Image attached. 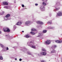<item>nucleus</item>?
Masks as SVG:
<instances>
[{
  "label": "nucleus",
  "mask_w": 62,
  "mask_h": 62,
  "mask_svg": "<svg viewBox=\"0 0 62 62\" xmlns=\"http://www.w3.org/2000/svg\"><path fill=\"white\" fill-rule=\"evenodd\" d=\"M39 26L38 27H41V25H40V26H39Z\"/></svg>",
  "instance_id": "42"
},
{
  "label": "nucleus",
  "mask_w": 62,
  "mask_h": 62,
  "mask_svg": "<svg viewBox=\"0 0 62 62\" xmlns=\"http://www.w3.org/2000/svg\"><path fill=\"white\" fill-rule=\"evenodd\" d=\"M37 55H39V54H37Z\"/></svg>",
  "instance_id": "43"
},
{
  "label": "nucleus",
  "mask_w": 62,
  "mask_h": 62,
  "mask_svg": "<svg viewBox=\"0 0 62 62\" xmlns=\"http://www.w3.org/2000/svg\"><path fill=\"white\" fill-rule=\"evenodd\" d=\"M62 43V40H61Z\"/></svg>",
  "instance_id": "50"
},
{
  "label": "nucleus",
  "mask_w": 62,
  "mask_h": 62,
  "mask_svg": "<svg viewBox=\"0 0 62 62\" xmlns=\"http://www.w3.org/2000/svg\"><path fill=\"white\" fill-rule=\"evenodd\" d=\"M6 50H8V47H7Z\"/></svg>",
  "instance_id": "37"
},
{
  "label": "nucleus",
  "mask_w": 62,
  "mask_h": 62,
  "mask_svg": "<svg viewBox=\"0 0 62 62\" xmlns=\"http://www.w3.org/2000/svg\"><path fill=\"white\" fill-rule=\"evenodd\" d=\"M54 50H53V51H52L51 52V53H54Z\"/></svg>",
  "instance_id": "29"
},
{
  "label": "nucleus",
  "mask_w": 62,
  "mask_h": 62,
  "mask_svg": "<svg viewBox=\"0 0 62 62\" xmlns=\"http://www.w3.org/2000/svg\"><path fill=\"white\" fill-rule=\"evenodd\" d=\"M36 30L35 28H33L31 29V31H36Z\"/></svg>",
  "instance_id": "22"
},
{
  "label": "nucleus",
  "mask_w": 62,
  "mask_h": 62,
  "mask_svg": "<svg viewBox=\"0 0 62 62\" xmlns=\"http://www.w3.org/2000/svg\"><path fill=\"white\" fill-rule=\"evenodd\" d=\"M27 44H28V46H30L32 48H33L34 49L36 48V46H33V43L32 41L28 42L27 43Z\"/></svg>",
  "instance_id": "1"
},
{
  "label": "nucleus",
  "mask_w": 62,
  "mask_h": 62,
  "mask_svg": "<svg viewBox=\"0 0 62 62\" xmlns=\"http://www.w3.org/2000/svg\"><path fill=\"white\" fill-rule=\"evenodd\" d=\"M54 52H56V50H55Z\"/></svg>",
  "instance_id": "48"
},
{
  "label": "nucleus",
  "mask_w": 62,
  "mask_h": 62,
  "mask_svg": "<svg viewBox=\"0 0 62 62\" xmlns=\"http://www.w3.org/2000/svg\"><path fill=\"white\" fill-rule=\"evenodd\" d=\"M57 5H58V6H61V4H60V3L58 2L57 3Z\"/></svg>",
  "instance_id": "27"
},
{
  "label": "nucleus",
  "mask_w": 62,
  "mask_h": 62,
  "mask_svg": "<svg viewBox=\"0 0 62 62\" xmlns=\"http://www.w3.org/2000/svg\"><path fill=\"white\" fill-rule=\"evenodd\" d=\"M41 62H45V61H41Z\"/></svg>",
  "instance_id": "40"
},
{
  "label": "nucleus",
  "mask_w": 62,
  "mask_h": 62,
  "mask_svg": "<svg viewBox=\"0 0 62 62\" xmlns=\"http://www.w3.org/2000/svg\"><path fill=\"white\" fill-rule=\"evenodd\" d=\"M42 32V33H46V32H47V30H44L43 31V32Z\"/></svg>",
  "instance_id": "16"
},
{
  "label": "nucleus",
  "mask_w": 62,
  "mask_h": 62,
  "mask_svg": "<svg viewBox=\"0 0 62 62\" xmlns=\"http://www.w3.org/2000/svg\"><path fill=\"white\" fill-rule=\"evenodd\" d=\"M55 42L57 43H62L61 40H57L55 41Z\"/></svg>",
  "instance_id": "10"
},
{
  "label": "nucleus",
  "mask_w": 62,
  "mask_h": 62,
  "mask_svg": "<svg viewBox=\"0 0 62 62\" xmlns=\"http://www.w3.org/2000/svg\"><path fill=\"white\" fill-rule=\"evenodd\" d=\"M22 32H23H23H24V31H22Z\"/></svg>",
  "instance_id": "47"
},
{
  "label": "nucleus",
  "mask_w": 62,
  "mask_h": 62,
  "mask_svg": "<svg viewBox=\"0 0 62 62\" xmlns=\"http://www.w3.org/2000/svg\"><path fill=\"white\" fill-rule=\"evenodd\" d=\"M57 15L59 16H62V12L60 11H59L58 12Z\"/></svg>",
  "instance_id": "6"
},
{
  "label": "nucleus",
  "mask_w": 62,
  "mask_h": 62,
  "mask_svg": "<svg viewBox=\"0 0 62 62\" xmlns=\"http://www.w3.org/2000/svg\"><path fill=\"white\" fill-rule=\"evenodd\" d=\"M16 28V25H15L14 26V29H15Z\"/></svg>",
  "instance_id": "31"
},
{
  "label": "nucleus",
  "mask_w": 62,
  "mask_h": 62,
  "mask_svg": "<svg viewBox=\"0 0 62 62\" xmlns=\"http://www.w3.org/2000/svg\"><path fill=\"white\" fill-rule=\"evenodd\" d=\"M42 4L44 6H46V3L44 2H43L42 3Z\"/></svg>",
  "instance_id": "25"
},
{
  "label": "nucleus",
  "mask_w": 62,
  "mask_h": 62,
  "mask_svg": "<svg viewBox=\"0 0 62 62\" xmlns=\"http://www.w3.org/2000/svg\"><path fill=\"white\" fill-rule=\"evenodd\" d=\"M22 59H19V60L20 61H22Z\"/></svg>",
  "instance_id": "35"
},
{
  "label": "nucleus",
  "mask_w": 62,
  "mask_h": 62,
  "mask_svg": "<svg viewBox=\"0 0 62 62\" xmlns=\"http://www.w3.org/2000/svg\"><path fill=\"white\" fill-rule=\"evenodd\" d=\"M3 30L4 32H9L10 31L9 29L8 28L5 27L4 28Z\"/></svg>",
  "instance_id": "3"
},
{
  "label": "nucleus",
  "mask_w": 62,
  "mask_h": 62,
  "mask_svg": "<svg viewBox=\"0 0 62 62\" xmlns=\"http://www.w3.org/2000/svg\"><path fill=\"white\" fill-rule=\"evenodd\" d=\"M3 57L2 56V55L0 54V60H3Z\"/></svg>",
  "instance_id": "17"
},
{
  "label": "nucleus",
  "mask_w": 62,
  "mask_h": 62,
  "mask_svg": "<svg viewBox=\"0 0 62 62\" xmlns=\"http://www.w3.org/2000/svg\"><path fill=\"white\" fill-rule=\"evenodd\" d=\"M30 23V22L29 21H27L25 23V25L27 26H28L29 24Z\"/></svg>",
  "instance_id": "8"
},
{
  "label": "nucleus",
  "mask_w": 62,
  "mask_h": 62,
  "mask_svg": "<svg viewBox=\"0 0 62 62\" xmlns=\"http://www.w3.org/2000/svg\"><path fill=\"white\" fill-rule=\"evenodd\" d=\"M17 59L16 58L15 59V60H17Z\"/></svg>",
  "instance_id": "46"
},
{
  "label": "nucleus",
  "mask_w": 62,
  "mask_h": 62,
  "mask_svg": "<svg viewBox=\"0 0 62 62\" xmlns=\"http://www.w3.org/2000/svg\"><path fill=\"white\" fill-rule=\"evenodd\" d=\"M25 8V9H26V8Z\"/></svg>",
  "instance_id": "51"
},
{
  "label": "nucleus",
  "mask_w": 62,
  "mask_h": 62,
  "mask_svg": "<svg viewBox=\"0 0 62 62\" xmlns=\"http://www.w3.org/2000/svg\"><path fill=\"white\" fill-rule=\"evenodd\" d=\"M57 47V46L56 45H55L54 46V48H56V47Z\"/></svg>",
  "instance_id": "38"
},
{
  "label": "nucleus",
  "mask_w": 62,
  "mask_h": 62,
  "mask_svg": "<svg viewBox=\"0 0 62 62\" xmlns=\"http://www.w3.org/2000/svg\"><path fill=\"white\" fill-rule=\"evenodd\" d=\"M4 8H6L7 9L8 8V7L7 6H4Z\"/></svg>",
  "instance_id": "30"
},
{
  "label": "nucleus",
  "mask_w": 62,
  "mask_h": 62,
  "mask_svg": "<svg viewBox=\"0 0 62 62\" xmlns=\"http://www.w3.org/2000/svg\"><path fill=\"white\" fill-rule=\"evenodd\" d=\"M10 16V15L9 14H8L6 16V17H4L5 20H10V18H9V17Z\"/></svg>",
  "instance_id": "2"
},
{
  "label": "nucleus",
  "mask_w": 62,
  "mask_h": 62,
  "mask_svg": "<svg viewBox=\"0 0 62 62\" xmlns=\"http://www.w3.org/2000/svg\"><path fill=\"white\" fill-rule=\"evenodd\" d=\"M42 32H41L40 33H39V35L37 36V37H39L40 36H42Z\"/></svg>",
  "instance_id": "12"
},
{
  "label": "nucleus",
  "mask_w": 62,
  "mask_h": 62,
  "mask_svg": "<svg viewBox=\"0 0 62 62\" xmlns=\"http://www.w3.org/2000/svg\"><path fill=\"white\" fill-rule=\"evenodd\" d=\"M52 48H54V46H53L52 47Z\"/></svg>",
  "instance_id": "39"
},
{
  "label": "nucleus",
  "mask_w": 62,
  "mask_h": 62,
  "mask_svg": "<svg viewBox=\"0 0 62 62\" xmlns=\"http://www.w3.org/2000/svg\"><path fill=\"white\" fill-rule=\"evenodd\" d=\"M60 9V8H55V10H59V9Z\"/></svg>",
  "instance_id": "28"
},
{
  "label": "nucleus",
  "mask_w": 62,
  "mask_h": 62,
  "mask_svg": "<svg viewBox=\"0 0 62 62\" xmlns=\"http://www.w3.org/2000/svg\"><path fill=\"white\" fill-rule=\"evenodd\" d=\"M2 33V32H1V31H0V34H1Z\"/></svg>",
  "instance_id": "44"
},
{
  "label": "nucleus",
  "mask_w": 62,
  "mask_h": 62,
  "mask_svg": "<svg viewBox=\"0 0 62 62\" xmlns=\"http://www.w3.org/2000/svg\"><path fill=\"white\" fill-rule=\"evenodd\" d=\"M46 43L47 44H50L51 43V41L50 40H47L46 42Z\"/></svg>",
  "instance_id": "9"
},
{
  "label": "nucleus",
  "mask_w": 62,
  "mask_h": 62,
  "mask_svg": "<svg viewBox=\"0 0 62 62\" xmlns=\"http://www.w3.org/2000/svg\"><path fill=\"white\" fill-rule=\"evenodd\" d=\"M24 37L26 38H28L29 37V36L28 35H27L25 36H24Z\"/></svg>",
  "instance_id": "18"
},
{
  "label": "nucleus",
  "mask_w": 62,
  "mask_h": 62,
  "mask_svg": "<svg viewBox=\"0 0 62 62\" xmlns=\"http://www.w3.org/2000/svg\"><path fill=\"white\" fill-rule=\"evenodd\" d=\"M11 58H14V57H11Z\"/></svg>",
  "instance_id": "41"
},
{
  "label": "nucleus",
  "mask_w": 62,
  "mask_h": 62,
  "mask_svg": "<svg viewBox=\"0 0 62 62\" xmlns=\"http://www.w3.org/2000/svg\"><path fill=\"white\" fill-rule=\"evenodd\" d=\"M35 5L36 6H38V4L37 3H36L35 4Z\"/></svg>",
  "instance_id": "34"
},
{
  "label": "nucleus",
  "mask_w": 62,
  "mask_h": 62,
  "mask_svg": "<svg viewBox=\"0 0 62 62\" xmlns=\"http://www.w3.org/2000/svg\"><path fill=\"white\" fill-rule=\"evenodd\" d=\"M0 46L2 48H3L4 47V45H3L1 44H0Z\"/></svg>",
  "instance_id": "23"
},
{
  "label": "nucleus",
  "mask_w": 62,
  "mask_h": 62,
  "mask_svg": "<svg viewBox=\"0 0 62 62\" xmlns=\"http://www.w3.org/2000/svg\"><path fill=\"white\" fill-rule=\"evenodd\" d=\"M47 24H52V22L48 21V22H47Z\"/></svg>",
  "instance_id": "19"
},
{
  "label": "nucleus",
  "mask_w": 62,
  "mask_h": 62,
  "mask_svg": "<svg viewBox=\"0 0 62 62\" xmlns=\"http://www.w3.org/2000/svg\"><path fill=\"white\" fill-rule=\"evenodd\" d=\"M42 50L43 51H44V52L46 51V49L44 48L42 49Z\"/></svg>",
  "instance_id": "24"
},
{
  "label": "nucleus",
  "mask_w": 62,
  "mask_h": 62,
  "mask_svg": "<svg viewBox=\"0 0 62 62\" xmlns=\"http://www.w3.org/2000/svg\"><path fill=\"white\" fill-rule=\"evenodd\" d=\"M43 1H44V0H42Z\"/></svg>",
  "instance_id": "49"
},
{
  "label": "nucleus",
  "mask_w": 62,
  "mask_h": 62,
  "mask_svg": "<svg viewBox=\"0 0 62 62\" xmlns=\"http://www.w3.org/2000/svg\"><path fill=\"white\" fill-rule=\"evenodd\" d=\"M27 49H26L25 48V47H24L23 48V50H22V51H23V52H25V51H27Z\"/></svg>",
  "instance_id": "14"
},
{
  "label": "nucleus",
  "mask_w": 62,
  "mask_h": 62,
  "mask_svg": "<svg viewBox=\"0 0 62 62\" xmlns=\"http://www.w3.org/2000/svg\"><path fill=\"white\" fill-rule=\"evenodd\" d=\"M31 34L32 35H35V34H36L37 33H35L33 32H31Z\"/></svg>",
  "instance_id": "20"
},
{
  "label": "nucleus",
  "mask_w": 62,
  "mask_h": 62,
  "mask_svg": "<svg viewBox=\"0 0 62 62\" xmlns=\"http://www.w3.org/2000/svg\"><path fill=\"white\" fill-rule=\"evenodd\" d=\"M41 54L43 55H45L46 54V53L45 52H43L41 53Z\"/></svg>",
  "instance_id": "15"
},
{
  "label": "nucleus",
  "mask_w": 62,
  "mask_h": 62,
  "mask_svg": "<svg viewBox=\"0 0 62 62\" xmlns=\"http://www.w3.org/2000/svg\"><path fill=\"white\" fill-rule=\"evenodd\" d=\"M25 9V8H23L22 10H24Z\"/></svg>",
  "instance_id": "45"
},
{
  "label": "nucleus",
  "mask_w": 62,
  "mask_h": 62,
  "mask_svg": "<svg viewBox=\"0 0 62 62\" xmlns=\"http://www.w3.org/2000/svg\"><path fill=\"white\" fill-rule=\"evenodd\" d=\"M28 54H29V55H31V53L30 52H28Z\"/></svg>",
  "instance_id": "32"
},
{
  "label": "nucleus",
  "mask_w": 62,
  "mask_h": 62,
  "mask_svg": "<svg viewBox=\"0 0 62 62\" xmlns=\"http://www.w3.org/2000/svg\"><path fill=\"white\" fill-rule=\"evenodd\" d=\"M49 16H50V17H51L52 16V15H51V14H49Z\"/></svg>",
  "instance_id": "36"
},
{
  "label": "nucleus",
  "mask_w": 62,
  "mask_h": 62,
  "mask_svg": "<svg viewBox=\"0 0 62 62\" xmlns=\"http://www.w3.org/2000/svg\"><path fill=\"white\" fill-rule=\"evenodd\" d=\"M22 24V23L21 21H18L17 22V23L16 24V25H17L20 26Z\"/></svg>",
  "instance_id": "5"
},
{
  "label": "nucleus",
  "mask_w": 62,
  "mask_h": 62,
  "mask_svg": "<svg viewBox=\"0 0 62 62\" xmlns=\"http://www.w3.org/2000/svg\"><path fill=\"white\" fill-rule=\"evenodd\" d=\"M22 7H23V8H24V6L23 5V4H22Z\"/></svg>",
  "instance_id": "33"
},
{
  "label": "nucleus",
  "mask_w": 62,
  "mask_h": 62,
  "mask_svg": "<svg viewBox=\"0 0 62 62\" xmlns=\"http://www.w3.org/2000/svg\"><path fill=\"white\" fill-rule=\"evenodd\" d=\"M6 37L8 38V39H11V37H10L9 35H6Z\"/></svg>",
  "instance_id": "11"
},
{
  "label": "nucleus",
  "mask_w": 62,
  "mask_h": 62,
  "mask_svg": "<svg viewBox=\"0 0 62 62\" xmlns=\"http://www.w3.org/2000/svg\"><path fill=\"white\" fill-rule=\"evenodd\" d=\"M40 9L42 11H44L45 10V7L43 6H42L40 7Z\"/></svg>",
  "instance_id": "4"
},
{
  "label": "nucleus",
  "mask_w": 62,
  "mask_h": 62,
  "mask_svg": "<svg viewBox=\"0 0 62 62\" xmlns=\"http://www.w3.org/2000/svg\"><path fill=\"white\" fill-rule=\"evenodd\" d=\"M3 4L4 5H8V3L7 2H3Z\"/></svg>",
  "instance_id": "13"
},
{
  "label": "nucleus",
  "mask_w": 62,
  "mask_h": 62,
  "mask_svg": "<svg viewBox=\"0 0 62 62\" xmlns=\"http://www.w3.org/2000/svg\"><path fill=\"white\" fill-rule=\"evenodd\" d=\"M4 13V12H2V13H0V15H3Z\"/></svg>",
  "instance_id": "26"
},
{
  "label": "nucleus",
  "mask_w": 62,
  "mask_h": 62,
  "mask_svg": "<svg viewBox=\"0 0 62 62\" xmlns=\"http://www.w3.org/2000/svg\"><path fill=\"white\" fill-rule=\"evenodd\" d=\"M2 51H3V52H4L5 51H6V48H3Z\"/></svg>",
  "instance_id": "21"
},
{
  "label": "nucleus",
  "mask_w": 62,
  "mask_h": 62,
  "mask_svg": "<svg viewBox=\"0 0 62 62\" xmlns=\"http://www.w3.org/2000/svg\"><path fill=\"white\" fill-rule=\"evenodd\" d=\"M37 23L40 24H43V23L40 21H38L37 22Z\"/></svg>",
  "instance_id": "7"
}]
</instances>
